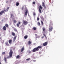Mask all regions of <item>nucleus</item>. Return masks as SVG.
Here are the masks:
<instances>
[{"instance_id":"obj_1","label":"nucleus","mask_w":64,"mask_h":64,"mask_svg":"<svg viewBox=\"0 0 64 64\" xmlns=\"http://www.w3.org/2000/svg\"><path fill=\"white\" fill-rule=\"evenodd\" d=\"M53 22H52L51 21L50 23L48 26V31L49 32H51L53 30Z\"/></svg>"},{"instance_id":"obj_2","label":"nucleus","mask_w":64,"mask_h":64,"mask_svg":"<svg viewBox=\"0 0 64 64\" xmlns=\"http://www.w3.org/2000/svg\"><path fill=\"white\" fill-rule=\"evenodd\" d=\"M42 48V46H38L37 47L34 48L32 50V52H35L36 51H38L39 50V49Z\"/></svg>"},{"instance_id":"obj_3","label":"nucleus","mask_w":64,"mask_h":64,"mask_svg":"<svg viewBox=\"0 0 64 64\" xmlns=\"http://www.w3.org/2000/svg\"><path fill=\"white\" fill-rule=\"evenodd\" d=\"M13 51L12 50V49L11 48L10 52L9 54V56L7 57V59H9L10 58V57H12L13 56Z\"/></svg>"},{"instance_id":"obj_4","label":"nucleus","mask_w":64,"mask_h":64,"mask_svg":"<svg viewBox=\"0 0 64 64\" xmlns=\"http://www.w3.org/2000/svg\"><path fill=\"white\" fill-rule=\"evenodd\" d=\"M9 8L8 7L6 9V10H2L0 12V16H1V15H2L3 14V13H4V14H5V12H6L7 11H8V10H9Z\"/></svg>"},{"instance_id":"obj_5","label":"nucleus","mask_w":64,"mask_h":64,"mask_svg":"<svg viewBox=\"0 0 64 64\" xmlns=\"http://www.w3.org/2000/svg\"><path fill=\"white\" fill-rule=\"evenodd\" d=\"M42 30L43 31V35L45 37V38L47 39V37L46 36V34L45 33H46L47 34V31H46V30H45V28L43 27L42 28Z\"/></svg>"},{"instance_id":"obj_6","label":"nucleus","mask_w":64,"mask_h":64,"mask_svg":"<svg viewBox=\"0 0 64 64\" xmlns=\"http://www.w3.org/2000/svg\"><path fill=\"white\" fill-rule=\"evenodd\" d=\"M38 9L39 12L40 13H41V10H42L43 9V7H42V6H41V5H40L39 6V7H38Z\"/></svg>"},{"instance_id":"obj_7","label":"nucleus","mask_w":64,"mask_h":64,"mask_svg":"<svg viewBox=\"0 0 64 64\" xmlns=\"http://www.w3.org/2000/svg\"><path fill=\"white\" fill-rule=\"evenodd\" d=\"M47 44H48V42H46L43 44V46H47Z\"/></svg>"},{"instance_id":"obj_8","label":"nucleus","mask_w":64,"mask_h":64,"mask_svg":"<svg viewBox=\"0 0 64 64\" xmlns=\"http://www.w3.org/2000/svg\"><path fill=\"white\" fill-rule=\"evenodd\" d=\"M28 10L27 9H26V12H25L24 14L25 15H27V14H28Z\"/></svg>"},{"instance_id":"obj_9","label":"nucleus","mask_w":64,"mask_h":64,"mask_svg":"<svg viewBox=\"0 0 64 64\" xmlns=\"http://www.w3.org/2000/svg\"><path fill=\"white\" fill-rule=\"evenodd\" d=\"M23 23L24 24V25H27V24H28V22L26 21L23 20Z\"/></svg>"},{"instance_id":"obj_10","label":"nucleus","mask_w":64,"mask_h":64,"mask_svg":"<svg viewBox=\"0 0 64 64\" xmlns=\"http://www.w3.org/2000/svg\"><path fill=\"white\" fill-rule=\"evenodd\" d=\"M21 24V22H18V23L17 24L16 26H17V27H19V25H20Z\"/></svg>"},{"instance_id":"obj_11","label":"nucleus","mask_w":64,"mask_h":64,"mask_svg":"<svg viewBox=\"0 0 64 64\" xmlns=\"http://www.w3.org/2000/svg\"><path fill=\"white\" fill-rule=\"evenodd\" d=\"M4 60L5 62V63H7V58H4Z\"/></svg>"},{"instance_id":"obj_12","label":"nucleus","mask_w":64,"mask_h":64,"mask_svg":"<svg viewBox=\"0 0 64 64\" xmlns=\"http://www.w3.org/2000/svg\"><path fill=\"white\" fill-rule=\"evenodd\" d=\"M2 29L4 30H6V26H4L2 28Z\"/></svg>"},{"instance_id":"obj_13","label":"nucleus","mask_w":64,"mask_h":64,"mask_svg":"<svg viewBox=\"0 0 64 64\" xmlns=\"http://www.w3.org/2000/svg\"><path fill=\"white\" fill-rule=\"evenodd\" d=\"M12 36H15V34L14 32H12Z\"/></svg>"},{"instance_id":"obj_14","label":"nucleus","mask_w":64,"mask_h":64,"mask_svg":"<svg viewBox=\"0 0 64 64\" xmlns=\"http://www.w3.org/2000/svg\"><path fill=\"white\" fill-rule=\"evenodd\" d=\"M24 47H23L21 49V52H23L24 50Z\"/></svg>"},{"instance_id":"obj_15","label":"nucleus","mask_w":64,"mask_h":64,"mask_svg":"<svg viewBox=\"0 0 64 64\" xmlns=\"http://www.w3.org/2000/svg\"><path fill=\"white\" fill-rule=\"evenodd\" d=\"M12 40H8V42L10 44L11 43H12Z\"/></svg>"},{"instance_id":"obj_16","label":"nucleus","mask_w":64,"mask_h":64,"mask_svg":"<svg viewBox=\"0 0 64 64\" xmlns=\"http://www.w3.org/2000/svg\"><path fill=\"white\" fill-rule=\"evenodd\" d=\"M40 18L42 20H44V18H43V16H40Z\"/></svg>"},{"instance_id":"obj_17","label":"nucleus","mask_w":64,"mask_h":64,"mask_svg":"<svg viewBox=\"0 0 64 64\" xmlns=\"http://www.w3.org/2000/svg\"><path fill=\"white\" fill-rule=\"evenodd\" d=\"M24 38L25 39H27V38H28V36H27V35H26L25 36H24Z\"/></svg>"},{"instance_id":"obj_18","label":"nucleus","mask_w":64,"mask_h":64,"mask_svg":"<svg viewBox=\"0 0 64 64\" xmlns=\"http://www.w3.org/2000/svg\"><path fill=\"white\" fill-rule=\"evenodd\" d=\"M5 44H6V46H9V44L8 42H6L5 43Z\"/></svg>"},{"instance_id":"obj_19","label":"nucleus","mask_w":64,"mask_h":64,"mask_svg":"<svg viewBox=\"0 0 64 64\" xmlns=\"http://www.w3.org/2000/svg\"><path fill=\"white\" fill-rule=\"evenodd\" d=\"M19 5V2H16V6H18Z\"/></svg>"},{"instance_id":"obj_20","label":"nucleus","mask_w":64,"mask_h":64,"mask_svg":"<svg viewBox=\"0 0 64 64\" xmlns=\"http://www.w3.org/2000/svg\"><path fill=\"white\" fill-rule=\"evenodd\" d=\"M28 45H30V44H31V42H30V41H28Z\"/></svg>"},{"instance_id":"obj_21","label":"nucleus","mask_w":64,"mask_h":64,"mask_svg":"<svg viewBox=\"0 0 64 64\" xmlns=\"http://www.w3.org/2000/svg\"><path fill=\"white\" fill-rule=\"evenodd\" d=\"M20 56L18 55L16 56V59H18V58H20Z\"/></svg>"},{"instance_id":"obj_22","label":"nucleus","mask_w":64,"mask_h":64,"mask_svg":"<svg viewBox=\"0 0 64 64\" xmlns=\"http://www.w3.org/2000/svg\"><path fill=\"white\" fill-rule=\"evenodd\" d=\"M40 22L42 23V26H43V24H44V23H43V21H42V20H41Z\"/></svg>"},{"instance_id":"obj_23","label":"nucleus","mask_w":64,"mask_h":64,"mask_svg":"<svg viewBox=\"0 0 64 64\" xmlns=\"http://www.w3.org/2000/svg\"><path fill=\"white\" fill-rule=\"evenodd\" d=\"M38 25V26H40L41 25V24H40V23L39 22H38L37 23Z\"/></svg>"},{"instance_id":"obj_24","label":"nucleus","mask_w":64,"mask_h":64,"mask_svg":"<svg viewBox=\"0 0 64 64\" xmlns=\"http://www.w3.org/2000/svg\"><path fill=\"white\" fill-rule=\"evenodd\" d=\"M5 26L6 27H8V25L7 24H5Z\"/></svg>"},{"instance_id":"obj_25","label":"nucleus","mask_w":64,"mask_h":64,"mask_svg":"<svg viewBox=\"0 0 64 64\" xmlns=\"http://www.w3.org/2000/svg\"><path fill=\"white\" fill-rule=\"evenodd\" d=\"M16 36H15L14 38V41H15V40H16Z\"/></svg>"},{"instance_id":"obj_26","label":"nucleus","mask_w":64,"mask_h":64,"mask_svg":"<svg viewBox=\"0 0 64 64\" xmlns=\"http://www.w3.org/2000/svg\"><path fill=\"white\" fill-rule=\"evenodd\" d=\"M45 6V4H44V2H42V6Z\"/></svg>"},{"instance_id":"obj_27","label":"nucleus","mask_w":64,"mask_h":64,"mask_svg":"<svg viewBox=\"0 0 64 64\" xmlns=\"http://www.w3.org/2000/svg\"><path fill=\"white\" fill-rule=\"evenodd\" d=\"M5 54V52H4L2 53V55H4Z\"/></svg>"},{"instance_id":"obj_28","label":"nucleus","mask_w":64,"mask_h":64,"mask_svg":"<svg viewBox=\"0 0 64 64\" xmlns=\"http://www.w3.org/2000/svg\"><path fill=\"white\" fill-rule=\"evenodd\" d=\"M14 23H16V22H17V21H16V20H14Z\"/></svg>"},{"instance_id":"obj_29","label":"nucleus","mask_w":64,"mask_h":64,"mask_svg":"<svg viewBox=\"0 0 64 64\" xmlns=\"http://www.w3.org/2000/svg\"><path fill=\"white\" fill-rule=\"evenodd\" d=\"M30 60V58L26 59V60H27V61H29V60Z\"/></svg>"},{"instance_id":"obj_30","label":"nucleus","mask_w":64,"mask_h":64,"mask_svg":"<svg viewBox=\"0 0 64 64\" xmlns=\"http://www.w3.org/2000/svg\"><path fill=\"white\" fill-rule=\"evenodd\" d=\"M14 30L15 31H16V32H17V30L16 28H14Z\"/></svg>"},{"instance_id":"obj_31","label":"nucleus","mask_w":64,"mask_h":64,"mask_svg":"<svg viewBox=\"0 0 64 64\" xmlns=\"http://www.w3.org/2000/svg\"><path fill=\"white\" fill-rule=\"evenodd\" d=\"M33 29L34 30H36V28L35 27H34L33 28Z\"/></svg>"},{"instance_id":"obj_32","label":"nucleus","mask_w":64,"mask_h":64,"mask_svg":"<svg viewBox=\"0 0 64 64\" xmlns=\"http://www.w3.org/2000/svg\"><path fill=\"white\" fill-rule=\"evenodd\" d=\"M37 20L38 21V20H39V18L38 17L37 19Z\"/></svg>"},{"instance_id":"obj_33","label":"nucleus","mask_w":64,"mask_h":64,"mask_svg":"<svg viewBox=\"0 0 64 64\" xmlns=\"http://www.w3.org/2000/svg\"><path fill=\"white\" fill-rule=\"evenodd\" d=\"M43 6L44 7V8H46V6H45V5L44 6Z\"/></svg>"},{"instance_id":"obj_34","label":"nucleus","mask_w":64,"mask_h":64,"mask_svg":"<svg viewBox=\"0 0 64 64\" xmlns=\"http://www.w3.org/2000/svg\"><path fill=\"white\" fill-rule=\"evenodd\" d=\"M32 3L33 4H35V2H33Z\"/></svg>"},{"instance_id":"obj_35","label":"nucleus","mask_w":64,"mask_h":64,"mask_svg":"<svg viewBox=\"0 0 64 64\" xmlns=\"http://www.w3.org/2000/svg\"><path fill=\"white\" fill-rule=\"evenodd\" d=\"M28 52L29 53H31L32 52H31L30 51H28Z\"/></svg>"},{"instance_id":"obj_36","label":"nucleus","mask_w":64,"mask_h":64,"mask_svg":"<svg viewBox=\"0 0 64 64\" xmlns=\"http://www.w3.org/2000/svg\"><path fill=\"white\" fill-rule=\"evenodd\" d=\"M44 38V36H43L41 38H42V39H43V38Z\"/></svg>"},{"instance_id":"obj_37","label":"nucleus","mask_w":64,"mask_h":64,"mask_svg":"<svg viewBox=\"0 0 64 64\" xmlns=\"http://www.w3.org/2000/svg\"><path fill=\"white\" fill-rule=\"evenodd\" d=\"M22 10H23L24 9V6H23L22 9Z\"/></svg>"},{"instance_id":"obj_38","label":"nucleus","mask_w":64,"mask_h":64,"mask_svg":"<svg viewBox=\"0 0 64 64\" xmlns=\"http://www.w3.org/2000/svg\"><path fill=\"white\" fill-rule=\"evenodd\" d=\"M11 17H13V14H11Z\"/></svg>"},{"instance_id":"obj_39","label":"nucleus","mask_w":64,"mask_h":64,"mask_svg":"<svg viewBox=\"0 0 64 64\" xmlns=\"http://www.w3.org/2000/svg\"><path fill=\"white\" fill-rule=\"evenodd\" d=\"M33 15H34L35 16L36 15V14L35 13H34L33 14Z\"/></svg>"},{"instance_id":"obj_40","label":"nucleus","mask_w":64,"mask_h":64,"mask_svg":"<svg viewBox=\"0 0 64 64\" xmlns=\"http://www.w3.org/2000/svg\"><path fill=\"white\" fill-rule=\"evenodd\" d=\"M35 35L36 36H37V34H35Z\"/></svg>"},{"instance_id":"obj_41","label":"nucleus","mask_w":64,"mask_h":64,"mask_svg":"<svg viewBox=\"0 0 64 64\" xmlns=\"http://www.w3.org/2000/svg\"><path fill=\"white\" fill-rule=\"evenodd\" d=\"M28 16H30V15H29V13H28Z\"/></svg>"},{"instance_id":"obj_42","label":"nucleus","mask_w":64,"mask_h":64,"mask_svg":"<svg viewBox=\"0 0 64 64\" xmlns=\"http://www.w3.org/2000/svg\"><path fill=\"white\" fill-rule=\"evenodd\" d=\"M0 64H1V62H0Z\"/></svg>"},{"instance_id":"obj_43","label":"nucleus","mask_w":64,"mask_h":64,"mask_svg":"<svg viewBox=\"0 0 64 64\" xmlns=\"http://www.w3.org/2000/svg\"><path fill=\"white\" fill-rule=\"evenodd\" d=\"M8 2V1H7V2H6V3H7Z\"/></svg>"},{"instance_id":"obj_44","label":"nucleus","mask_w":64,"mask_h":64,"mask_svg":"<svg viewBox=\"0 0 64 64\" xmlns=\"http://www.w3.org/2000/svg\"><path fill=\"white\" fill-rule=\"evenodd\" d=\"M1 39V38H0V40Z\"/></svg>"},{"instance_id":"obj_45","label":"nucleus","mask_w":64,"mask_h":64,"mask_svg":"<svg viewBox=\"0 0 64 64\" xmlns=\"http://www.w3.org/2000/svg\"><path fill=\"white\" fill-rule=\"evenodd\" d=\"M24 17H25V16L24 15Z\"/></svg>"},{"instance_id":"obj_46","label":"nucleus","mask_w":64,"mask_h":64,"mask_svg":"<svg viewBox=\"0 0 64 64\" xmlns=\"http://www.w3.org/2000/svg\"><path fill=\"white\" fill-rule=\"evenodd\" d=\"M0 36H1V34H0Z\"/></svg>"},{"instance_id":"obj_47","label":"nucleus","mask_w":64,"mask_h":64,"mask_svg":"<svg viewBox=\"0 0 64 64\" xmlns=\"http://www.w3.org/2000/svg\"><path fill=\"white\" fill-rule=\"evenodd\" d=\"M25 9H26V8H25Z\"/></svg>"}]
</instances>
